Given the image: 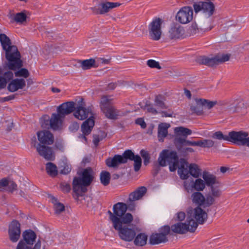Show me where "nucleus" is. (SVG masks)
Instances as JSON below:
<instances>
[{
  "label": "nucleus",
  "mask_w": 249,
  "mask_h": 249,
  "mask_svg": "<svg viewBox=\"0 0 249 249\" xmlns=\"http://www.w3.org/2000/svg\"><path fill=\"white\" fill-rule=\"evenodd\" d=\"M95 60L93 59H87L83 61L81 63V67L84 70H87L93 66Z\"/></svg>",
  "instance_id": "44"
},
{
  "label": "nucleus",
  "mask_w": 249,
  "mask_h": 249,
  "mask_svg": "<svg viewBox=\"0 0 249 249\" xmlns=\"http://www.w3.org/2000/svg\"><path fill=\"white\" fill-rule=\"evenodd\" d=\"M120 3L118 2H103L99 5V13L104 14L108 12L110 10L118 7Z\"/></svg>",
  "instance_id": "28"
},
{
  "label": "nucleus",
  "mask_w": 249,
  "mask_h": 249,
  "mask_svg": "<svg viewBox=\"0 0 249 249\" xmlns=\"http://www.w3.org/2000/svg\"><path fill=\"white\" fill-rule=\"evenodd\" d=\"M203 2H199L194 4V10L196 13L202 11V6H201Z\"/></svg>",
  "instance_id": "58"
},
{
  "label": "nucleus",
  "mask_w": 249,
  "mask_h": 249,
  "mask_svg": "<svg viewBox=\"0 0 249 249\" xmlns=\"http://www.w3.org/2000/svg\"><path fill=\"white\" fill-rule=\"evenodd\" d=\"M127 206L125 204L118 202L113 207V212L108 211L109 218L112 223V226L123 222V219L128 213H126Z\"/></svg>",
  "instance_id": "6"
},
{
  "label": "nucleus",
  "mask_w": 249,
  "mask_h": 249,
  "mask_svg": "<svg viewBox=\"0 0 249 249\" xmlns=\"http://www.w3.org/2000/svg\"><path fill=\"white\" fill-rule=\"evenodd\" d=\"M110 99L107 96H104L102 97L100 101V107L102 111L110 106Z\"/></svg>",
  "instance_id": "42"
},
{
  "label": "nucleus",
  "mask_w": 249,
  "mask_h": 249,
  "mask_svg": "<svg viewBox=\"0 0 249 249\" xmlns=\"http://www.w3.org/2000/svg\"><path fill=\"white\" fill-rule=\"evenodd\" d=\"M146 187L144 186L138 188L129 195V200L130 201H134L141 199L146 193Z\"/></svg>",
  "instance_id": "27"
},
{
  "label": "nucleus",
  "mask_w": 249,
  "mask_h": 249,
  "mask_svg": "<svg viewBox=\"0 0 249 249\" xmlns=\"http://www.w3.org/2000/svg\"><path fill=\"white\" fill-rule=\"evenodd\" d=\"M8 189L9 191L13 192L16 189L17 185L13 181H9L8 184Z\"/></svg>",
  "instance_id": "61"
},
{
  "label": "nucleus",
  "mask_w": 249,
  "mask_h": 249,
  "mask_svg": "<svg viewBox=\"0 0 249 249\" xmlns=\"http://www.w3.org/2000/svg\"><path fill=\"white\" fill-rule=\"evenodd\" d=\"M170 36L172 38H179L183 34V29L179 25L173 26L169 31Z\"/></svg>",
  "instance_id": "32"
},
{
  "label": "nucleus",
  "mask_w": 249,
  "mask_h": 249,
  "mask_svg": "<svg viewBox=\"0 0 249 249\" xmlns=\"http://www.w3.org/2000/svg\"><path fill=\"white\" fill-rule=\"evenodd\" d=\"M191 199L193 203L198 206H202L204 207L210 206L207 203V196L206 197L200 192H196L193 193L191 195Z\"/></svg>",
  "instance_id": "21"
},
{
  "label": "nucleus",
  "mask_w": 249,
  "mask_h": 249,
  "mask_svg": "<svg viewBox=\"0 0 249 249\" xmlns=\"http://www.w3.org/2000/svg\"><path fill=\"white\" fill-rule=\"evenodd\" d=\"M144 109L147 112L152 114H156L158 113V109L154 107V105L146 101L144 107Z\"/></svg>",
  "instance_id": "45"
},
{
  "label": "nucleus",
  "mask_w": 249,
  "mask_h": 249,
  "mask_svg": "<svg viewBox=\"0 0 249 249\" xmlns=\"http://www.w3.org/2000/svg\"><path fill=\"white\" fill-rule=\"evenodd\" d=\"M185 216L186 214L184 212H179L177 213L175 218L178 221H182L185 219Z\"/></svg>",
  "instance_id": "56"
},
{
  "label": "nucleus",
  "mask_w": 249,
  "mask_h": 249,
  "mask_svg": "<svg viewBox=\"0 0 249 249\" xmlns=\"http://www.w3.org/2000/svg\"><path fill=\"white\" fill-rule=\"evenodd\" d=\"M60 190L65 193H69L71 189L70 185L66 182L61 183L60 184Z\"/></svg>",
  "instance_id": "53"
},
{
  "label": "nucleus",
  "mask_w": 249,
  "mask_h": 249,
  "mask_svg": "<svg viewBox=\"0 0 249 249\" xmlns=\"http://www.w3.org/2000/svg\"><path fill=\"white\" fill-rule=\"evenodd\" d=\"M198 146L202 147L210 148L213 146L214 142L211 140H203L198 141Z\"/></svg>",
  "instance_id": "43"
},
{
  "label": "nucleus",
  "mask_w": 249,
  "mask_h": 249,
  "mask_svg": "<svg viewBox=\"0 0 249 249\" xmlns=\"http://www.w3.org/2000/svg\"><path fill=\"white\" fill-rule=\"evenodd\" d=\"M28 244H26L22 240H20L18 242L16 249H41V242L40 239H38L35 245L32 247Z\"/></svg>",
  "instance_id": "34"
},
{
  "label": "nucleus",
  "mask_w": 249,
  "mask_h": 249,
  "mask_svg": "<svg viewBox=\"0 0 249 249\" xmlns=\"http://www.w3.org/2000/svg\"><path fill=\"white\" fill-rule=\"evenodd\" d=\"M26 85L24 79H15L11 81L8 86V90L11 92H15L19 89H22Z\"/></svg>",
  "instance_id": "24"
},
{
  "label": "nucleus",
  "mask_w": 249,
  "mask_h": 249,
  "mask_svg": "<svg viewBox=\"0 0 249 249\" xmlns=\"http://www.w3.org/2000/svg\"><path fill=\"white\" fill-rule=\"evenodd\" d=\"M127 162L124 153L123 155H115L112 158H108L106 160V163L109 167L115 168L122 163Z\"/></svg>",
  "instance_id": "18"
},
{
  "label": "nucleus",
  "mask_w": 249,
  "mask_h": 249,
  "mask_svg": "<svg viewBox=\"0 0 249 249\" xmlns=\"http://www.w3.org/2000/svg\"><path fill=\"white\" fill-rule=\"evenodd\" d=\"M133 219L132 215L131 213H127L123 219L124 222L112 226L114 229L118 231L120 238L123 241L131 242L133 241L136 236V231L130 225Z\"/></svg>",
  "instance_id": "4"
},
{
  "label": "nucleus",
  "mask_w": 249,
  "mask_h": 249,
  "mask_svg": "<svg viewBox=\"0 0 249 249\" xmlns=\"http://www.w3.org/2000/svg\"><path fill=\"white\" fill-rule=\"evenodd\" d=\"M14 98V96H13V95L8 96H6L5 97H1V98H0V102H6V101H8L13 99Z\"/></svg>",
  "instance_id": "64"
},
{
  "label": "nucleus",
  "mask_w": 249,
  "mask_h": 249,
  "mask_svg": "<svg viewBox=\"0 0 249 249\" xmlns=\"http://www.w3.org/2000/svg\"><path fill=\"white\" fill-rule=\"evenodd\" d=\"M202 178L205 185H207L208 186L212 187L219 183L216 177L209 172H203L202 173Z\"/></svg>",
  "instance_id": "26"
},
{
  "label": "nucleus",
  "mask_w": 249,
  "mask_h": 249,
  "mask_svg": "<svg viewBox=\"0 0 249 249\" xmlns=\"http://www.w3.org/2000/svg\"><path fill=\"white\" fill-rule=\"evenodd\" d=\"M51 202L53 204V208L55 214H59L65 210L64 205L59 202L53 196L51 197Z\"/></svg>",
  "instance_id": "36"
},
{
  "label": "nucleus",
  "mask_w": 249,
  "mask_h": 249,
  "mask_svg": "<svg viewBox=\"0 0 249 249\" xmlns=\"http://www.w3.org/2000/svg\"><path fill=\"white\" fill-rule=\"evenodd\" d=\"M64 118L56 113H53L50 120V127L53 130L61 128Z\"/></svg>",
  "instance_id": "23"
},
{
  "label": "nucleus",
  "mask_w": 249,
  "mask_h": 249,
  "mask_svg": "<svg viewBox=\"0 0 249 249\" xmlns=\"http://www.w3.org/2000/svg\"><path fill=\"white\" fill-rule=\"evenodd\" d=\"M79 124L77 123H72L71 125L70 126V129H71L72 131H76L78 130L79 128Z\"/></svg>",
  "instance_id": "63"
},
{
  "label": "nucleus",
  "mask_w": 249,
  "mask_h": 249,
  "mask_svg": "<svg viewBox=\"0 0 249 249\" xmlns=\"http://www.w3.org/2000/svg\"><path fill=\"white\" fill-rule=\"evenodd\" d=\"M13 77V73L12 72L8 71L7 72H5L4 74V76L2 77L3 79H5L6 80V82L12 79Z\"/></svg>",
  "instance_id": "57"
},
{
  "label": "nucleus",
  "mask_w": 249,
  "mask_h": 249,
  "mask_svg": "<svg viewBox=\"0 0 249 249\" xmlns=\"http://www.w3.org/2000/svg\"><path fill=\"white\" fill-rule=\"evenodd\" d=\"M204 106L205 109H211L217 104L216 101H211L208 100L203 99Z\"/></svg>",
  "instance_id": "52"
},
{
  "label": "nucleus",
  "mask_w": 249,
  "mask_h": 249,
  "mask_svg": "<svg viewBox=\"0 0 249 249\" xmlns=\"http://www.w3.org/2000/svg\"><path fill=\"white\" fill-rule=\"evenodd\" d=\"M176 142L181 144L189 145L192 146H198V141H190L186 140L185 138H176Z\"/></svg>",
  "instance_id": "41"
},
{
  "label": "nucleus",
  "mask_w": 249,
  "mask_h": 249,
  "mask_svg": "<svg viewBox=\"0 0 249 249\" xmlns=\"http://www.w3.org/2000/svg\"><path fill=\"white\" fill-rule=\"evenodd\" d=\"M126 160H133L134 161V168L135 171H138L142 165V159L139 155H135L130 150H127L124 152Z\"/></svg>",
  "instance_id": "20"
},
{
  "label": "nucleus",
  "mask_w": 249,
  "mask_h": 249,
  "mask_svg": "<svg viewBox=\"0 0 249 249\" xmlns=\"http://www.w3.org/2000/svg\"><path fill=\"white\" fill-rule=\"evenodd\" d=\"M174 133L176 138H180L179 137L182 136L186 138L188 136L192 133L191 130L182 126L176 127L174 128Z\"/></svg>",
  "instance_id": "30"
},
{
  "label": "nucleus",
  "mask_w": 249,
  "mask_h": 249,
  "mask_svg": "<svg viewBox=\"0 0 249 249\" xmlns=\"http://www.w3.org/2000/svg\"><path fill=\"white\" fill-rule=\"evenodd\" d=\"M74 103L73 102H69L63 103L58 107L57 108V114L64 118L65 116L73 111Z\"/></svg>",
  "instance_id": "19"
},
{
  "label": "nucleus",
  "mask_w": 249,
  "mask_h": 249,
  "mask_svg": "<svg viewBox=\"0 0 249 249\" xmlns=\"http://www.w3.org/2000/svg\"><path fill=\"white\" fill-rule=\"evenodd\" d=\"M230 55L227 54H218L213 57L203 56L200 58V62L204 65L213 66L229 60Z\"/></svg>",
  "instance_id": "11"
},
{
  "label": "nucleus",
  "mask_w": 249,
  "mask_h": 249,
  "mask_svg": "<svg viewBox=\"0 0 249 249\" xmlns=\"http://www.w3.org/2000/svg\"><path fill=\"white\" fill-rule=\"evenodd\" d=\"M193 11L190 7H184L180 9L176 15V19L182 24L189 22L193 19Z\"/></svg>",
  "instance_id": "14"
},
{
  "label": "nucleus",
  "mask_w": 249,
  "mask_h": 249,
  "mask_svg": "<svg viewBox=\"0 0 249 249\" xmlns=\"http://www.w3.org/2000/svg\"><path fill=\"white\" fill-rule=\"evenodd\" d=\"M21 234L20 224L17 220H13L9 225L8 236L12 243H17Z\"/></svg>",
  "instance_id": "13"
},
{
  "label": "nucleus",
  "mask_w": 249,
  "mask_h": 249,
  "mask_svg": "<svg viewBox=\"0 0 249 249\" xmlns=\"http://www.w3.org/2000/svg\"><path fill=\"white\" fill-rule=\"evenodd\" d=\"M194 105L191 106V110L197 115H202L204 113L205 106H204L203 99L196 98Z\"/></svg>",
  "instance_id": "25"
},
{
  "label": "nucleus",
  "mask_w": 249,
  "mask_h": 249,
  "mask_svg": "<svg viewBox=\"0 0 249 249\" xmlns=\"http://www.w3.org/2000/svg\"><path fill=\"white\" fill-rule=\"evenodd\" d=\"M46 170L47 173L51 177H55L57 175L58 171L56 166L52 163L48 162L46 164Z\"/></svg>",
  "instance_id": "38"
},
{
  "label": "nucleus",
  "mask_w": 249,
  "mask_h": 249,
  "mask_svg": "<svg viewBox=\"0 0 249 249\" xmlns=\"http://www.w3.org/2000/svg\"><path fill=\"white\" fill-rule=\"evenodd\" d=\"M2 74V71L1 69H0V76ZM6 85V80L3 79L2 77L0 76V89L4 88Z\"/></svg>",
  "instance_id": "60"
},
{
  "label": "nucleus",
  "mask_w": 249,
  "mask_h": 249,
  "mask_svg": "<svg viewBox=\"0 0 249 249\" xmlns=\"http://www.w3.org/2000/svg\"><path fill=\"white\" fill-rule=\"evenodd\" d=\"M196 178L195 181L192 178H191L184 182V188L188 192L193 190L198 192L202 191L205 189V183L204 180L201 178Z\"/></svg>",
  "instance_id": "12"
},
{
  "label": "nucleus",
  "mask_w": 249,
  "mask_h": 249,
  "mask_svg": "<svg viewBox=\"0 0 249 249\" xmlns=\"http://www.w3.org/2000/svg\"><path fill=\"white\" fill-rule=\"evenodd\" d=\"M23 239L26 244L32 246L36 242L37 235L36 233L32 230H26L24 231L22 234Z\"/></svg>",
  "instance_id": "22"
},
{
  "label": "nucleus",
  "mask_w": 249,
  "mask_h": 249,
  "mask_svg": "<svg viewBox=\"0 0 249 249\" xmlns=\"http://www.w3.org/2000/svg\"><path fill=\"white\" fill-rule=\"evenodd\" d=\"M229 133L227 135H224L220 131H217L215 132L212 136V137L214 139H218L219 140H223L226 141H229Z\"/></svg>",
  "instance_id": "48"
},
{
  "label": "nucleus",
  "mask_w": 249,
  "mask_h": 249,
  "mask_svg": "<svg viewBox=\"0 0 249 249\" xmlns=\"http://www.w3.org/2000/svg\"><path fill=\"white\" fill-rule=\"evenodd\" d=\"M0 42L3 49L6 52V58L9 62V68L16 70L20 68L22 66V62L17 47L11 46L9 38L5 34H0Z\"/></svg>",
  "instance_id": "2"
},
{
  "label": "nucleus",
  "mask_w": 249,
  "mask_h": 249,
  "mask_svg": "<svg viewBox=\"0 0 249 249\" xmlns=\"http://www.w3.org/2000/svg\"><path fill=\"white\" fill-rule=\"evenodd\" d=\"M159 165L164 167L168 163L170 171H175L178 167V173L180 178L188 180L190 176L198 178L202 174L200 167L196 164H189L184 159L178 160L177 153L175 151L163 150L158 158Z\"/></svg>",
  "instance_id": "1"
},
{
  "label": "nucleus",
  "mask_w": 249,
  "mask_h": 249,
  "mask_svg": "<svg viewBox=\"0 0 249 249\" xmlns=\"http://www.w3.org/2000/svg\"><path fill=\"white\" fill-rule=\"evenodd\" d=\"M167 238L160 233L152 234L149 239V243L151 245H157L167 241Z\"/></svg>",
  "instance_id": "29"
},
{
  "label": "nucleus",
  "mask_w": 249,
  "mask_h": 249,
  "mask_svg": "<svg viewBox=\"0 0 249 249\" xmlns=\"http://www.w3.org/2000/svg\"><path fill=\"white\" fill-rule=\"evenodd\" d=\"M229 142L238 145L247 146L249 147V134L245 131H231L229 133Z\"/></svg>",
  "instance_id": "8"
},
{
  "label": "nucleus",
  "mask_w": 249,
  "mask_h": 249,
  "mask_svg": "<svg viewBox=\"0 0 249 249\" xmlns=\"http://www.w3.org/2000/svg\"><path fill=\"white\" fill-rule=\"evenodd\" d=\"M162 20L160 18H155L148 25L149 35L153 40H159L162 34L161 24Z\"/></svg>",
  "instance_id": "9"
},
{
  "label": "nucleus",
  "mask_w": 249,
  "mask_h": 249,
  "mask_svg": "<svg viewBox=\"0 0 249 249\" xmlns=\"http://www.w3.org/2000/svg\"><path fill=\"white\" fill-rule=\"evenodd\" d=\"M202 11L208 16H211L213 13L214 6L211 2H203Z\"/></svg>",
  "instance_id": "37"
},
{
  "label": "nucleus",
  "mask_w": 249,
  "mask_h": 249,
  "mask_svg": "<svg viewBox=\"0 0 249 249\" xmlns=\"http://www.w3.org/2000/svg\"><path fill=\"white\" fill-rule=\"evenodd\" d=\"M36 149L39 155L47 160H53L55 155L51 147L37 143Z\"/></svg>",
  "instance_id": "15"
},
{
  "label": "nucleus",
  "mask_w": 249,
  "mask_h": 249,
  "mask_svg": "<svg viewBox=\"0 0 249 249\" xmlns=\"http://www.w3.org/2000/svg\"><path fill=\"white\" fill-rule=\"evenodd\" d=\"M134 243L137 246H143L146 243L147 240V236L146 234L140 233L137 235H136L134 238Z\"/></svg>",
  "instance_id": "35"
},
{
  "label": "nucleus",
  "mask_w": 249,
  "mask_h": 249,
  "mask_svg": "<svg viewBox=\"0 0 249 249\" xmlns=\"http://www.w3.org/2000/svg\"><path fill=\"white\" fill-rule=\"evenodd\" d=\"M73 114L76 118L80 120H84L89 117L81 125L82 133L85 135L89 134L94 125V114L91 109L79 106L76 108Z\"/></svg>",
  "instance_id": "5"
},
{
  "label": "nucleus",
  "mask_w": 249,
  "mask_h": 249,
  "mask_svg": "<svg viewBox=\"0 0 249 249\" xmlns=\"http://www.w3.org/2000/svg\"><path fill=\"white\" fill-rule=\"evenodd\" d=\"M190 220H194L198 224H202L207 219V213L201 208L196 207L188 212L187 217Z\"/></svg>",
  "instance_id": "10"
},
{
  "label": "nucleus",
  "mask_w": 249,
  "mask_h": 249,
  "mask_svg": "<svg viewBox=\"0 0 249 249\" xmlns=\"http://www.w3.org/2000/svg\"><path fill=\"white\" fill-rule=\"evenodd\" d=\"M155 106L158 110L166 108L167 107L163 102V98L160 95L156 97L155 99Z\"/></svg>",
  "instance_id": "39"
},
{
  "label": "nucleus",
  "mask_w": 249,
  "mask_h": 249,
  "mask_svg": "<svg viewBox=\"0 0 249 249\" xmlns=\"http://www.w3.org/2000/svg\"><path fill=\"white\" fill-rule=\"evenodd\" d=\"M197 227V223L187 218L185 222H178L171 226V231L176 233L184 234L189 231L194 232Z\"/></svg>",
  "instance_id": "7"
},
{
  "label": "nucleus",
  "mask_w": 249,
  "mask_h": 249,
  "mask_svg": "<svg viewBox=\"0 0 249 249\" xmlns=\"http://www.w3.org/2000/svg\"><path fill=\"white\" fill-rule=\"evenodd\" d=\"M37 136L39 143L41 145H51L53 142V135L48 130L37 132Z\"/></svg>",
  "instance_id": "17"
},
{
  "label": "nucleus",
  "mask_w": 249,
  "mask_h": 249,
  "mask_svg": "<svg viewBox=\"0 0 249 249\" xmlns=\"http://www.w3.org/2000/svg\"><path fill=\"white\" fill-rule=\"evenodd\" d=\"M103 111L107 117L111 119H116L118 116L120 115V112L111 106L106 108Z\"/></svg>",
  "instance_id": "33"
},
{
  "label": "nucleus",
  "mask_w": 249,
  "mask_h": 249,
  "mask_svg": "<svg viewBox=\"0 0 249 249\" xmlns=\"http://www.w3.org/2000/svg\"><path fill=\"white\" fill-rule=\"evenodd\" d=\"M27 16L24 12L17 13L14 17V20L18 23H22L26 20Z\"/></svg>",
  "instance_id": "46"
},
{
  "label": "nucleus",
  "mask_w": 249,
  "mask_h": 249,
  "mask_svg": "<svg viewBox=\"0 0 249 249\" xmlns=\"http://www.w3.org/2000/svg\"><path fill=\"white\" fill-rule=\"evenodd\" d=\"M106 134L102 131H100L97 135H94L93 136V142L94 144L97 146L99 142L102 140L105 137Z\"/></svg>",
  "instance_id": "47"
},
{
  "label": "nucleus",
  "mask_w": 249,
  "mask_h": 249,
  "mask_svg": "<svg viewBox=\"0 0 249 249\" xmlns=\"http://www.w3.org/2000/svg\"><path fill=\"white\" fill-rule=\"evenodd\" d=\"M9 181L3 178L0 180V188L5 187L8 185Z\"/></svg>",
  "instance_id": "62"
},
{
  "label": "nucleus",
  "mask_w": 249,
  "mask_h": 249,
  "mask_svg": "<svg viewBox=\"0 0 249 249\" xmlns=\"http://www.w3.org/2000/svg\"><path fill=\"white\" fill-rule=\"evenodd\" d=\"M170 231V228L169 226H164L161 227L160 230V233L167 237Z\"/></svg>",
  "instance_id": "55"
},
{
  "label": "nucleus",
  "mask_w": 249,
  "mask_h": 249,
  "mask_svg": "<svg viewBox=\"0 0 249 249\" xmlns=\"http://www.w3.org/2000/svg\"><path fill=\"white\" fill-rule=\"evenodd\" d=\"M110 175L107 172H103L100 175V180L101 183L104 185H107L110 180Z\"/></svg>",
  "instance_id": "40"
},
{
  "label": "nucleus",
  "mask_w": 249,
  "mask_h": 249,
  "mask_svg": "<svg viewBox=\"0 0 249 249\" xmlns=\"http://www.w3.org/2000/svg\"><path fill=\"white\" fill-rule=\"evenodd\" d=\"M79 176L74 178L72 182L74 198H77L87 191L86 187L90 184L94 178L93 171L90 168L84 169Z\"/></svg>",
  "instance_id": "3"
},
{
  "label": "nucleus",
  "mask_w": 249,
  "mask_h": 249,
  "mask_svg": "<svg viewBox=\"0 0 249 249\" xmlns=\"http://www.w3.org/2000/svg\"><path fill=\"white\" fill-rule=\"evenodd\" d=\"M221 193L219 183L211 187L210 192L206 195L207 203L210 206L212 205L214 203L215 199L221 196Z\"/></svg>",
  "instance_id": "16"
},
{
  "label": "nucleus",
  "mask_w": 249,
  "mask_h": 249,
  "mask_svg": "<svg viewBox=\"0 0 249 249\" xmlns=\"http://www.w3.org/2000/svg\"><path fill=\"white\" fill-rule=\"evenodd\" d=\"M141 156L143 159V163L145 165H147L150 161V156L149 153L144 150H142L140 152Z\"/></svg>",
  "instance_id": "51"
},
{
  "label": "nucleus",
  "mask_w": 249,
  "mask_h": 249,
  "mask_svg": "<svg viewBox=\"0 0 249 249\" xmlns=\"http://www.w3.org/2000/svg\"><path fill=\"white\" fill-rule=\"evenodd\" d=\"M15 74L16 77H23L26 78L29 76V73L27 69L22 68L15 72Z\"/></svg>",
  "instance_id": "49"
},
{
  "label": "nucleus",
  "mask_w": 249,
  "mask_h": 249,
  "mask_svg": "<svg viewBox=\"0 0 249 249\" xmlns=\"http://www.w3.org/2000/svg\"><path fill=\"white\" fill-rule=\"evenodd\" d=\"M136 123L140 125H141V127L142 128H145L146 126V124L144 121V120L142 118H138L136 120Z\"/></svg>",
  "instance_id": "59"
},
{
  "label": "nucleus",
  "mask_w": 249,
  "mask_h": 249,
  "mask_svg": "<svg viewBox=\"0 0 249 249\" xmlns=\"http://www.w3.org/2000/svg\"><path fill=\"white\" fill-rule=\"evenodd\" d=\"M170 125L168 123H161L158 126V138L160 141H163V139L165 138L168 133V129L170 127Z\"/></svg>",
  "instance_id": "31"
},
{
  "label": "nucleus",
  "mask_w": 249,
  "mask_h": 249,
  "mask_svg": "<svg viewBox=\"0 0 249 249\" xmlns=\"http://www.w3.org/2000/svg\"><path fill=\"white\" fill-rule=\"evenodd\" d=\"M147 64L151 68H157L158 69H160L161 68L159 62L153 59L148 60L147 61Z\"/></svg>",
  "instance_id": "54"
},
{
  "label": "nucleus",
  "mask_w": 249,
  "mask_h": 249,
  "mask_svg": "<svg viewBox=\"0 0 249 249\" xmlns=\"http://www.w3.org/2000/svg\"><path fill=\"white\" fill-rule=\"evenodd\" d=\"M60 173L63 174H68L71 171L70 165L66 162H63V165L60 166Z\"/></svg>",
  "instance_id": "50"
}]
</instances>
